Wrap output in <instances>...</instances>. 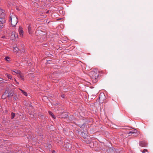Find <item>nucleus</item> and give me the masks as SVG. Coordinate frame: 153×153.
Listing matches in <instances>:
<instances>
[{"mask_svg":"<svg viewBox=\"0 0 153 153\" xmlns=\"http://www.w3.org/2000/svg\"><path fill=\"white\" fill-rule=\"evenodd\" d=\"M10 20L11 21L12 25L13 26H15L18 22L17 18L13 13L10 14Z\"/></svg>","mask_w":153,"mask_h":153,"instance_id":"obj_1","label":"nucleus"},{"mask_svg":"<svg viewBox=\"0 0 153 153\" xmlns=\"http://www.w3.org/2000/svg\"><path fill=\"white\" fill-rule=\"evenodd\" d=\"M89 75L93 80H94V82H96L99 75V71L97 70L91 71Z\"/></svg>","mask_w":153,"mask_h":153,"instance_id":"obj_2","label":"nucleus"},{"mask_svg":"<svg viewBox=\"0 0 153 153\" xmlns=\"http://www.w3.org/2000/svg\"><path fill=\"white\" fill-rule=\"evenodd\" d=\"M28 30L29 34H31L33 32L32 28L33 27V25L29 24L27 25Z\"/></svg>","mask_w":153,"mask_h":153,"instance_id":"obj_3","label":"nucleus"},{"mask_svg":"<svg viewBox=\"0 0 153 153\" xmlns=\"http://www.w3.org/2000/svg\"><path fill=\"white\" fill-rule=\"evenodd\" d=\"M19 33L21 37H22L23 36L24 31L23 28L21 26H20L18 29Z\"/></svg>","mask_w":153,"mask_h":153,"instance_id":"obj_4","label":"nucleus"},{"mask_svg":"<svg viewBox=\"0 0 153 153\" xmlns=\"http://www.w3.org/2000/svg\"><path fill=\"white\" fill-rule=\"evenodd\" d=\"M5 21L4 19L0 17V27L2 28L3 26V24Z\"/></svg>","mask_w":153,"mask_h":153,"instance_id":"obj_5","label":"nucleus"},{"mask_svg":"<svg viewBox=\"0 0 153 153\" xmlns=\"http://www.w3.org/2000/svg\"><path fill=\"white\" fill-rule=\"evenodd\" d=\"M139 145L141 147H146L147 145V144L145 141H142L140 142Z\"/></svg>","mask_w":153,"mask_h":153,"instance_id":"obj_6","label":"nucleus"},{"mask_svg":"<svg viewBox=\"0 0 153 153\" xmlns=\"http://www.w3.org/2000/svg\"><path fill=\"white\" fill-rule=\"evenodd\" d=\"M18 36L16 34V33L14 32H12V35H11V37L12 39L14 40Z\"/></svg>","mask_w":153,"mask_h":153,"instance_id":"obj_7","label":"nucleus"},{"mask_svg":"<svg viewBox=\"0 0 153 153\" xmlns=\"http://www.w3.org/2000/svg\"><path fill=\"white\" fill-rule=\"evenodd\" d=\"M17 76L19 78H20L22 80H24V76L21 75L20 72H19V73L17 75Z\"/></svg>","mask_w":153,"mask_h":153,"instance_id":"obj_8","label":"nucleus"},{"mask_svg":"<svg viewBox=\"0 0 153 153\" xmlns=\"http://www.w3.org/2000/svg\"><path fill=\"white\" fill-rule=\"evenodd\" d=\"M20 72V71H19L17 70H15V71H13L12 74L14 75H16V74H17L18 75Z\"/></svg>","mask_w":153,"mask_h":153,"instance_id":"obj_9","label":"nucleus"},{"mask_svg":"<svg viewBox=\"0 0 153 153\" xmlns=\"http://www.w3.org/2000/svg\"><path fill=\"white\" fill-rule=\"evenodd\" d=\"M48 112L50 115H51V116L54 119H55L56 117L53 114V113L51 111H48Z\"/></svg>","mask_w":153,"mask_h":153,"instance_id":"obj_10","label":"nucleus"},{"mask_svg":"<svg viewBox=\"0 0 153 153\" xmlns=\"http://www.w3.org/2000/svg\"><path fill=\"white\" fill-rule=\"evenodd\" d=\"M19 89L22 91V93H23L25 96H27V94L26 92L20 88H19Z\"/></svg>","mask_w":153,"mask_h":153,"instance_id":"obj_11","label":"nucleus"},{"mask_svg":"<svg viewBox=\"0 0 153 153\" xmlns=\"http://www.w3.org/2000/svg\"><path fill=\"white\" fill-rule=\"evenodd\" d=\"M19 49L18 47H16L13 48V51L14 52H17Z\"/></svg>","mask_w":153,"mask_h":153,"instance_id":"obj_12","label":"nucleus"},{"mask_svg":"<svg viewBox=\"0 0 153 153\" xmlns=\"http://www.w3.org/2000/svg\"><path fill=\"white\" fill-rule=\"evenodd\" d=\"M136 129H134V130H133V131H130L128 133V134H134L136 132Z\"/></svg>","mask_w":153,"mask_h":153,"instance_id":"obj_13","label":"nucleus"},{"mask_svg":"<svg viewBox=\"0 0 153 153\" xmlns=\"http://www.w3.org/2000/svg\"><path fill=\"white\" fill-rule=\"evenodd\" d=\"M6 76L9 79H12V76H11V75L9 74H6Z\"/></svg>","mask_w":153,"mask_h":153,"instance_id":"obj_14","label":"nucleus"},{"mask_svg":"<svg viewBox=\"0 0 153 153\" xmlns=\"http://www.w3.org/2000/svg\"><path fill=\"white\" fill-rule=\"evenodd\" d=\"M81 134V135L84 138H86V137L87 136V134H85L84 133L82 132Z\"/></svg>","mask_w":153,"mask_h":153,"instance_id":"obj_15","label":"nucleus"},{"mask_svg":"<svg viewBox=\"0 0 153 153\" xmlns=\"http://www.w3.org/2000/svg\"><path fill=\"white\" fill-rule=\"evenodd\" d=\"M4 59L7 61L9 62L10 61V58L8 56L6 57Z\"/></svg>","mask_w":153,"mask_h":153,"instance_id":"obj_16","label":"nucleus"},{"mask_svg":"<svg viewBox=\"0 0 153 153\" xmlns=\"http://www.w3.org/2000/svg\"><path fill=\"white\" fill-rule=\"evenodd\" d=\"M15 116V114L14 113H12L11 114V119H13Z\"/></svg>","mask_w":153,"mask_h":153,"instance_id":"obj_17","label":"nucleus"},{"mask_svg":"<svg viewBox=\"0 0 153 153\" xmlns=\"http://www.w3.org/2000/svg\"><path fill=\"white\" fill-rule=\"evenodd\" d=\"M4 14V11L2 9H0V16Z\"/></svg>","mask_w":153,"mask_h":153,"instance_id":"obj_18","label":"nucleus"},{"mask_svg":"<svg viewBox=\"0 0 153 153\" xmlns=\"http://www.w3.org/2000/svg\"><path fill=\"white\" fill-rule=\"evenodd\" d=\"M5 94H4L3 95H2V99H5L6 97H5Z\"/></svg>","mask_w":153,"mask_h":153,"instance_id":"obj_19","label":"nucleus"},{"mask_svg":"<svg viewBox=\"0 0 153 153\" xmlns=\"http://www.w3.org/2000/svg\"><path fill=\"white\" fill-rule=\"evenodd\" d=\"M8 95H7V97H10V96H11L13 95V94H8Z\"/></svg>","mask_w":153,"mask_h":153,"instance_id":"obj_20","label":"nucleus"},{"mask_svg":"<svg viewBox=\"0 0 153 153\" xmlns=\"http://www.w3.org/2000/svg\"><path fill=\"white\" fill-rule=\"evenodd\" d=\"M42 32L41 31L38 30V31L36 32V33H41Z\"/></svg>","mask_w":153,"mask_h":153,"instance_id":"obj_21","label":"nucleus"},{"mask_svg":"<svg viewBox=\"0 0 153 153\" xmlns=\"http://www.w3.org/2000/svg\"><path fill=\"white\" fill-rule=\"evenodd\" d=\"M146 151H147V150L146 149H145L144 150H143V151L142 152L143 153H145V152Z\"/></svg>","mask_w":153,"mask_h":153,"instance_id":"obj_22","label":"nucleus"},{"mask_svg":"<svg viewBox=\"0 0 153 153\" xmlns=\"http://www.w3.org/2000/svg\"><path fill=\"white\" fill-rule=\"evenodd\" d=\"M61 96H62V98H63L64 97V95H62Z\"/></svg>","mask_w":153,"mask_h":153,"instance_id":"obj_23","label":"nucleus"},{"mask_svg":"<svg viewBox=\"0 0 153 153\" xmlns=\"http://www.w3.org/2000/svg\"><path fill=\"white\" fill-rule=\"evenodd\" d=\"M13 98H14V99L15 100H16V97H13Z\"/></svg>","mask_w":153,"mask_h":153,"instance_id":"obj_24","label":"nucleus"},{"mask_svg":"<svg viewBox=\"0 0 153 153\" xmlns=\"http://www.w3.org/2000/svg\"><path fill=\"white\" fill-rule=\"evenodd\" d=\"M55 152V151L54 150H53L52 151V153H54Z\"/></svg>","mask_w":153,"mask_h":153,"instance_id":"obj_25","label":"nucleus"},{"mask_svg":"<svg viewBox=\"0 0 153 153\" xmlns=\"http://www.w3.org/2000/svg\"><path fill=\"white\" fill-rule=\"evenodd\" d=\"M16 84H19V83L18 82H17V81H16Z\"/></svg>","mask_w":153,"mask_h":153,"instance_id":"obj_26","label":"nucleus"},{"mask_svg":"<svg viewBox=\"0 0 153 153\" xmlns=\"http://www.w3.org/2000/svg\"><path fill=\"white\" fill-rule=\"evenodd\" d=\"M48 146H49V147H51V145L50 144H49L48 145Z\"/></svg>","mask_w":153,"mask_h":153,"instance_id":"obj_27","label":"nucleus"},{"mask_svg":"<svg viewBox=\"0 0 153 153\" xmlns=\"http://www.w3.org/2000/svg\"><path fill=\"white\" fill-rule=\"evenodd\" d=\"M14 80H15V82H16V79H14Z\"/></svg>","mask_w":153,"mask_h":153,"instance_id":"obj_28","label":"nucleus"},{"mask_svg":"<svg viewBox=\"0 0 153 153\" xmlns=\"http://www.w3.org/2000/svg\"><path fill=\"white\" fill-rule=\"evenodd\" d=\"M99 98L100 99L101 98V97H100V96L99 97Z\"/></svg>","mask_w":153,"mask_h":153,"instance_id":"obj_29","label":"nucleus"},{"mask_svg":"<svg viewBox=\"0 0 153 153\" xmlns=\"http://www.w3.org/2000/svg\"><path fill=\"white\" fill-rule=\"evenodd\" d=\"M0 80H1L0 79Z\"/></svg>","mask_w":153,"mask_h":153,"instance_id":"obj_30","label":"nucleus"}]
</instances>
